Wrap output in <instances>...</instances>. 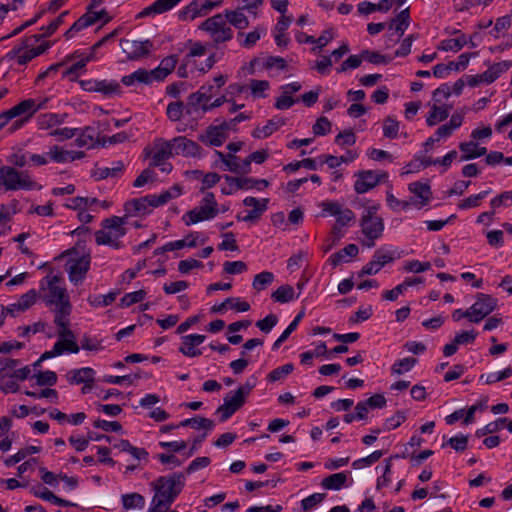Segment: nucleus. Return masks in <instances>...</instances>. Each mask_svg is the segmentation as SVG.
<instances>
[{"label":"nucleus","mask_w":512,"mask_h":512,"mask_svg":"<svg viewBox=\"0 0 512 512\" xmlns=\"http://www.w3.org/2000/svg\"><path fill=\"white\" fill-rule=\"evenodd\" d=\"M120 45L128 59L132 60L148 55L153 47V43L150 40L136 41L122 39Z\"/></svg>","instance_id":"6ab92c4d"},{"label":"nucleus","mask_w":512,"mask_h":512,"mask_svg":"<svg viewBox=\"0 0 512 512\" xmlns=\"http://www.w3.org/2000/svg\"><path fill=\"white\" fill-rule=\"evenodd\" d=\"M396 258L394 251H388L383 248L376 250L373 254V259L383 268L386 264L391 263Z\"/></svg>","instance_id":"69168bd1"},{"label":"nucleus","mask_w":512,"mask_h":512,"mask_svg":"<svg viewBox=\"0 0 512 512\" xmlns=\"http://www.w3.org/2000/svg\"><path fill=\"white\" fill-rule=\"evenodd\" d=\"M72 311L70 302H65L63 305L55 306L54 309V323L58 327L59 337L70 336L73 337V332L69 329V316Z\"/></svg>","instance_id":"aec40b11"},{"label":"nucleus","mask_w":512,"mask_h":512,"mask_svg":"<svg viewBox=\"0 0 512 512\" xmlns=\"http://www.w3.org/2000/svg\"><path fill=\"white\" fill-rule=\"evenodd\" d=\"M176 191L175 196L181 194V189L174 188ZM174 195L170 191H163L159 195H146L138 199H132L124 204V210L127 216L146 215L149 214L153 208L159 207L170 201Z\"/></svg>","instance_id":"7ed1b4c3"},{"label":"nucleus","mask_w":512,"mask_h":512,"mask_svg":"<svg viewBox=\"0 0 512 512\" xmlns=\"http://www.w3.org/2000/svg\"><path fill=\"white\" fill-rule=\"evenodd\" d=\"M99 21V14H92L91 10H88L74 24L65 32L64 37L69 40L75 36L81 30L95 24Z\"/></svg>","instance_id":"bb28decb"},{"label":"nucleus","mask_w":512,"mask_h":512,"mask_svg":"<svg viewBox=\"0 0 512 512\" xmlns=\"http://www.w3.org/2000/svg\"><path fill=\"white\" fill-rule=\"evenodd\" d=\"M96 372L91 367L72 369L66 374L67 381L71 385H79L85 382H94Z\"/></svg>","instance_id":"c756f323"},{"label":"nucleus","mask_w":512,"mask_h":512,"mask_svg":"<svg viewBox=\"0 0 512 512\" xmlns=\"http://www.w3.org/2000/svg\"><path fill=\"white\" fill-rule=\"evenodd\" d=\"M347 479V472L334 473L325 477L321 482V486L327 490H340L346 486Z\"/></svg>","instance_id":"a19ab883"},{"label":"nucleus","mask_w":512,"mask_h":512,"mask_svg":"<svg viewBox=\"0 0 512 512\" xmlns=\"http://www.w3.org/2000/svg\"><path fill=\"white\" fill-rule=\"evenodd\" d=\"M450 106L448 105H437L434 103L431 106V110L427 115L426 123L429 127L435 126L436 124L446 120L450 114Z\"/></svg>","instance_id":"f704fd0d"},{"label":"nucleus","mask_w":512,"mask_h":512,"mask_svg":"<svg viewBox=\"0 0 512 512\" xmlns=\"http://www.w3.org/2000/svg\"><path fill=\"white\" fill-rule=\"evenodd\" d=\"M9 110L10 114H12L14 118L23 116V119L29 121V119L35 114L34 99L29 98L22 100Z\"/></svg>","instance_id":"e433bc0d"},{"label":"nucleus","mask_w":512,"mask_h":512,"mask_svg":"<svg viewBox=\"0 0 512 512\" xmlns=\"http://www.w3.org/2000/svg\"><path fill=\"white\" fill-rule=\"evenodd\" d=\"M302 88L301 83L292 82L280 87L281 95L276 99L274 104L275 108L279 110H285L291 108L297 100L292 97V95Z\"/></svg>","instance_id":"4be33fe9"},{"label":"nucleus","mask_w":512,"mask_h":512,"mask_svg":"<svg viewBox=\"0 0 512 512\" xmlns=\"http://www.w3.org/2000/svg\"><path fill=\"white\" fill-rule=\"evenodd\" d=\"M126 217L111 216L102 221V228L95 232L97 245H108L114 249L124 247L120 240L127 233Z\"/></svg>","instance_id":"f03ea898"},{"label":"nucleus","mask_w":512,"mask_h":512,"mask_svg":"<svg viewBox=\"0 0 512 512\" xmlns=\"http://www.w3.org/2000/svg\"><path fill=\"white\" fill-rule=\"evenodd\" d=\"M47 293L44 296L48 305L59 306L69 301L67 290L61 285L62 278L58 275L47 276Z\"/></svg>","instance_id":"f8f14e48"},{"label":"nucleus","mask_w":512,"mask_h":512,"mask_svg":"<svg viewBox=\"0 0 512 512\" xmlns=\"http://www.w3.org/2000/svg\"><path fill=\"white\" fill-rule=\"evenodd\" d=\"M408 189L413 194L411 198L412 204L422 207L430 201L432 192L428 184L413 182L409 184Z\"/></svg>","instance_id":"b1692460"},{"label":"nucleus","mask_w":512,"mask_h":512,"mask_svg":"<svg viewBox=\"0 0 512 512\" xmlns=\"http://www.w3.org/2000/svg\"><path fill=\"white\" fill-rule=\"evenodd\" d=\"M205 336L201 334H189L181 338V346L179 351L187 357H197L202 354L200 349L196 346L202 344L205 341Z\"/></svg>","instance_id":"5701e85b"},{"label":"nucleus","mask_w":512,"mask_h":512,"mask_svg":"<svg viewBox=\"0 0 512 512\" xmlns=\"http://www.w3.org/2000/svg\"><path fill=\"white\" fill-rule=\"evenodd\" d=\"M382 456H383V451L376 450L364 458L355 460L352 463V467L354 469H361V468H364L367 466H371L372 464L376 463Z\"/></svg>","instance_id":"e2e57ef3"},{"label":"nucleus","mask_w":512,"mask_h":512,"mask_svg":"<svg viewBox=\"0 0 512 512\" xmlns=\"http://www.w3.org/2000/svg\"><path fill=\"white\" fill-rule=\"evenodd\" d=\"M215 157L217 159L214 162V166L220 168L223 171H230L236 174H239V157L235 156L232 153L224 154L221 151H214Z\"/></svg>","instance_id":"a878e982"},{"label":"nucleus","mask_w":512,"mask_h":512,"mask_svg":"<svg viewBox=\"0 0 512 512\" xmlns=\"http://www.w3.org/2000/svg\"><path fill=\"white\" fill-rule=\"evenodd\" d=\"M243 11L240 10V7L238 10H225L223 16L230 26L232 25L239 30H243L249 26V20Z\"/></svg>","instance_id":"4c0bfd02"},{"label":"nucleus","mask_w":512,"mask_h":512,"mask_svg":"<svg viewBox=\"0 0 512 512\" xmlns=\"http://www.w3.org/2000/svg\"><path fill=\"white\" fill-rule=\"evenodd\" d=\"M497 307V300L491 295L478 293L476 302L469 307L471 312V322L479 323L492 313Z\"/></svg>","instance_id":"4468645a"},{"label":"nucleus","mask_w":512,"mask_h":512,"mask_svg":"<svg viewBox=\"0 0 512 512\" xmlns=\"http://www.w3.org/2000/svg\"><path fill=\"white\" fill-rule=\"evenodd\" d=\"M459 149L464 153L461 156L462 161L475 159L487 153L485 147H479L474 141L460 143Z\"/></svg>","instance_id":"ea45409f"},{"label":"nucleus","mask_w":512,"mask_h":512,"mask_svg":"<svg viewBox=\"0 0 512 512\" xmlns=\"http://www.w3.org/2000/svg\"><path fill=\"white\" fill-rule=\"evenodd\" d=\"M490 190L482 191L478 194L471 195L466 199L461 200L458 203V208L461 210H466L470 208H474L480 205V201L483 200L488 194Z\"/></svg>","instance_id":"bf43d9fd"},{"label":"nucleus","mask_w":512,"mask_h":512,"mask_svg":"<svg viewBox=\"0 0 512 512\" xmlns=\"http://www.w3.org/2000/svg\"><path fill=\"white\" fill-rule=\"evenodd\" d=\"M356 181L354 190L358 194H363L376 187L380 182H385L388 173L384 171L362 170L355 174Z\"/></svg>","instance_id":"9d476101"},{"label":"nucleus","mask_w":512,"mask_h":512,"mask_svg":"<svg viewBox=\"0 0 512 512\" xmlns=\"http://www.w3.org/2000/svg\"><path fill=\"white\" fill-rule=\"evenodd\" d=\"M506 422L507 418H498L496 421L490 422L483 428L478 429L475 434L477 437H483L485 435L495 433L501 430Z\"/></svg>","instance_id":"680f3d73"},{"label":"nucleus","mask_w":512,"mask_h":512,"mask_svg":"<svg viewBox=\"0 0 512 512\" xmlns=\"http://www.w3.org/2000/svg\"><path fill=\"white\" fill-rule=\"evenodd\" d=\"M178 58L176 55H170L163 58L159 66L153 69L156 75V81L164 80L176 67Z\"/></svg>","instance_id":"58836bf2"},{"label":"nucleus","mask_w":512,"mask_h":512,"mask_svg":"<svg viewBox=\"0 0 512 512\" xmlns=\"http://www.w3.org/2000/svg\"><path fill=\"white\" fill-rule=\"evenodd\" d=\"M124 170V164L122 161H115L112 163L111 167H97L94 172L93 176L97 180H103L107 179L109 177L116 178L122 175Z\"/></svg>","instance_id":"c9c22d12"},{"label":"nucleus","mask_w":512,"mask_h":512,"mask_svg":"<svg viewBox=\"0 0 512 512\" xmlns=\"http://www.w3.org/2000/svg\"><path fill=\"white\" fill-rule=\"evenodd\" d=\"M91 258L89 255H82L76 258H70L66 264V271L69 276V280L74 284L78 285L85 279L87 272L89 271Z\"/></svg>","instance_id":"2eb2a0df"},{"label":"nucleus","mask_w":512,"mask_h":512,"mask_svg":"<svg viewBox=\"0 0 512 512\" xmlns=\"http://www.w3.org/2000/svg\"><path fill=\"white\" fill-rule=\"evenodd\" d=\"M230 129V123L223 122L220 125H211L198 136V140L205 145L219 147L226 138L227 131Z\"/></svg>","instance_id":"a211bd4d"},{"label":"nucleus","mask_w":512,"mask_h":512,"mask_svg":"<svg viewBox=\"0 0 512 512\" xmlns=\"http://www.w3.org/2000/svg\"><path fill=\"white\" fill-rule=\"evenodd\" d=\"M355 218V214L353 211L349 208H345L340 211V213L336 216V224L333 227V232L338 233V231L348 225L350 221H352Z\"/></svg>","instance_id":"0e129e2a"},{"label":"nucleus","mask_w":512,"mask_h":512,"mask_svg":"<svg viewBox=\"0 0 512 512\" xmlns=\"http://www.w3.org/2000/svg\"><path fill=\"white\" fill-rule=\"evenodd\" d=\"M19 205V201L15 199L6 205H2L0 209V222L10 221L13 215L19 211Z\"/></svg>","instance_id":"052dcab7"},{"label":"nucleus","mask_w":512,"mask_h":512,"mask_svg":"<svg viewBox=\"0 0 512 512\" xmlns=\"http://www.w3.org/2000/svg\"><path fill=\"white\" fill-rule=\"evenodd\" d=\"M379 209L378 203L365 207L360 219L361 231L365 236L363 245L368 248L375 246V240L382 237L384 231V221L377 214Z\"/></svg>","instance_id":"20e7f679"},{"label":"nucleus","mask_w":512,"mask_h":512,"mask_svg":"<svg viewBox=\"0 0 512 512\" xmlns=\"http://www.w3.org/2000/svg\"><path fill=\"white\" fill-rule=\"evenodd\" d=\"M68 14V11L62 12L55 20H53L49 25L41 27L43 31L40 35H34L33 38L38 41L42 37L51 36L60 25L63 24L65 16Z\"/></svg>","instance_id":"6e6d98bb"},{"label":"nucleus","mask_w":512,"mask_h":512,"mask_svg":"<svg viewBox=\"0 0 512 512\" xmlns=\"http://www.w3.org/2000/svg\"><path fill=\"white\" fill-rule=\"evenodd\" d=\"M219 213L218 203L212 192H206L195 208L187 211L182 220L187 226L214 219Z\"/></svg>","instance_id":"423d86ee"},{"label":"nucleus","mask_w":512,"mask_h":512,"mask_svg":"<svg viewBox=\"0 0 512 512\" xmlns=\"http://www.w3.org/2000/svg\"><path fill=\"white\" fill-rule=\"evenodd\" d=\"M0 186L6 191L41 189L27 171H18L12 166L0 167Z\"/></svg>","instance_id":"39448f33"},{"label":"nucleus","mask_w":512,"mask_h":512,"mask_svg":"<svg viewBox=\"0 0 512 512\" xmlns=\"http://www.w3.org/2000/svg\"><path fill=\"white\" fill-rule=\"evenodd\" d=\"M184 112L186 113V105L182 101L171 102L166 108V115L172 122L179 121Z\"/></svg>","instance_id":"864d4df0"},{"label":"nucleus","mask_w":512,"mask_h":512,"mask_svg":"<svg viewBox=\"0 0 512 512\" xmlns=\"http://www.w3.org/2000/svg\"><path fill=\"white\" fill-rule=\"evenodd\" d=\"M145 296H146V291L142 290V289L134 291V292L126 293L120 300L121 306L129 307L133 304L139 303L142 300H144Z\"/></svg>","instance_id":"774afa93"},{"label":"nucleus","mask_w":512,"mask_h":512,"mask_svg":"<svg viewBox=\"0 0 512 512\" xmlns=\"http://www.w3.org/2000/svg\"><path fill=\"white\" fill-rule=\"evenodd\" d=\"M285 124V120L281 117H274L267 121L266 125L262 127H256L252 136L257 139H264L272 135L275 131H277L280 127Z\"/></svg>","instance_id":"7c9ffc66"},{"label":"nucleus","mask_w":512,"mask_h":512,"mask_svg":"<svg viewBox=\"0 0 512 512\" xmlns=\"http://www.w3.org/2000/svg\"><path fill=\"white\" fill-rule=\"evenodd\" d=\"M219 2L211 0H193L190 4L179 11L178 17L180 20H194L197 17L206 15L209 11L215 8Z\"/></svg>","instance_id":"dca6fc26"},{"label":"nucleus","mask_w":512,"mask_h":512,"mask_svg":"<svg viewBox=\"0 0 512 512\" xmlns=\"http://www.w3.org/2000/svg\"><path fill=\"white\" fill-rule=\"evenodd\" d=\"M456 158H457V152L455 150H452V151L448 152L443 158L432 159L430 157H424L421 160V165L424 168H426L431 165L440 164V165L444 166V168H445L444 170H446L451 165L453 160H455Z\"/></svg>","instance_id":"de8ad7c7"},{"label":"nucleus","mask_w":512,"mask_h":512,"mask_svg":"<svg viewBox=\"0 0 512 512\" xmlns=\"http://www.w3.org/2000/svg\"><path fill=\"white\" fill-rule=\"evenodd\" d=\"M417 363V359L414 357H406L395 361L391 366V371L394 374L401 375L405 372H409Z\"/></svg>","instance_id":"5fc2aeb1"},{"label":"nucleus","mask_w":512,"mask_h":512,"mask_svg":"<svg viewBox=\"0 0 512 512\" xmlns=\"http://www.w3.org/2000/svg\"><path fill=\"white\" fill-rule=\"evenodd\" d=\"M197 176H203L201 181V187L199 191L201 193H206V190L215 186L221 179V176L215 172H210L205 175L199 170L194 171Z\"/></svg>","instance_id":"4d7b16f0"},{"label":"nucleus","mask_w":512,"mask_h":512,"mask_svg":"<svg viewBox=\"0 0 512 512\" xmlns=\"http://www.w3.org/2000/svg\"><path fill=\"white\" fill-rule=\"evenodd\" d=\"M55 346L60 347L61 354L64 352L68 353H78L80 350V347L75 342V337L70 336H64L59 337V340L55 343Z\"/></svg>","instance_id":"13d9d810"},{"label":"nucleus","mask_w":512,"mask_h":512,"mask_svg":"<svg viewBox=\"0 0 512 512\" xmlns=\"http://www.w3.org/2000/svg\"><path fill=\"white\" fill-rule=\"evenodd\" d=\"M185 481V475L181 472L158 477L151 484L154 495L147 512H164L168 510L182 492Z\"/></svg>","instance_id":"f257e3e1"},{"label":"nucleus","mask_w":512,"mask_h":512,"mask_svg":"<svg viewBox=\"0 0 512 512\" xmlns=\"http://www.w3.org/2000/svg\"><path fill=\"white\" fill-rule=\"evenodd\" d=\"M383 135L389 139H395L399 133V122L392 116H388L383 120Z\"/></svg>","instance_id":"3c124183"},{"label":"nucleus","mask_w":512,"mask_h":512,"mask_svg":"<svg viewBox=\"0 0 512 512\" xmlns=\"http://www.w3.org/2000/svg\"><path fill=\"white\" fill-rule=\"evenodd\" d=\"M66 114L43 113L37 116L36 124L40 130H48L64 123Z\"/></svg>","instance_id":"2f4dec72"},{"label":"nucleus","mask_w":512,"mask_h":512,"mask_svg":"<svg viewBox=\"0 0 512 512\" xmlns=\"http://www.w3.org/2000/svg\"><path fill=\"white\" fill-rule=\"evenodd\" d=\"M245 402L246 397L241 391L236 390L226 395L223 404L216 410V413L220 414V421L224 422L228 420Z\"/></svg>","instance_id":"f3484780"},{"label":"nucleus","mask_w":512,"mask_h":512,"mask_svg":"<svg viewBox=\"0 0 512 512\" xmlns=\"http://www.w3.org/2000/svg\"><path fill=\"white\" fill-rule=\"evenodd\" d=\"M79 132L76 135L75 143L80 148H93L99 142L98 133L94 127L86 126L84 128H78Z\"/></svg>","instance_id":"c85d7f7f"},{"label":"nucleus","mask_w":512,"mask_h":512,"mask_svg":"<svg viewBox=\"0 0 512 512\" xmlns=\"http://www.w3.org/2000/svg\"><path fill=\"white\" fill-rule=\"evenodd\" d=\"M41 450L38 446H28L20 449L16 454L5 459L4 463L7 467H11L16 463L25 459L28 455L39 453Z\"/></svg>","instance_id":"09e8293b"},{"label":"nucleus","mask_w":512,"mask_h":512,"mask_svg":"<svg viewBox=\"0 0 512 512\" xmlns=\"http://www.w3.org/2000/svg\"><path fill=\"white\" fill-rule=\"evenodd\" d=\"M181 1L182 0H156L151 5L145 7L141 12H139L137 18H144L165 13L173 9Z\"/></svg>","instance_id":"393cba45"},{"label":"nucleus","mask_w":512,"mask_h":512,"mask_svg":"<svg viewBox=\"0 0 512 512\" xmlns=\"http://www.w3.org/2000/svg\"><path fill=\"white\" fill-rule=\"evenodd\" d=\"M197 96L196 92L192 93L187 100L186 104V114L187 115H204L208 110L205 109L206 106L210 105L211 98H207L206 96L201 97V99L196 100L194 97Z\"/></svg>","instance_id":"473e14b6"},{"label":"nucleus","mask_w":512,"mask_h":512,"mask_svg":"<svg viewBox=\"0 0 512 512\" xmlns=\"http://www.w3.org/2000/svg\"><path fill=\"white\" fill-rule=\"evenodd\" d=\"M49 48V44H41L37 47L33 48H14L13 53L16 55L17 63L20 65H25L30 62L35 57L41 55Z\"/></svg>","instance_id":"cd10ccee"},{"label":"nucleus","mask_w":512,"mask_h":512,"mask_svg":"<svg viewBox=\"0 0 512 512\" xmlns=\"http://www.w3.org/2000/svg\"><path fill=\"white\" fill-rule=\"evenodd\" d=\"M124 509H143L145 507V498L139 493L123 494L121 497Z\"/></svg>","instance_id":"a18cd8bd"},{"label":"nucleus","mask_w":512,"mask_h":512,"mask_svg":"<svg viewBox=\"0 0 512 512\" xmlns=\"http://www.w3.org/2000/svg\"><path fill=\"white\" fill-rule=\"evenodd\" d=\"M224 179L227 183L226 186L222 187L221 191L225 195H231L238 190H263L269 186V182L266 179H255L252 177H234L225 175Z\"/></svg>","instance_id":"6e6552de"},{"label":"nucleus","mask_w":512,"mask_h":512,"mask_svg":"<svg viewBox=\"0 0 512 512\" xmlns=\"http://www.w3.org/2000/svg\"><path fill=\"white\" fill-rule=\"evenodd\" d=\"M199 28L208 32L216 44L227 42L233 38V31L223 14H216L206 19Z\"/></svg>","instance_id":"0eeeda50"},{"label":"nucleus","mask_w":512,"mask_h":512,"mask_svg":"<svg viewBox=\"0 0 512 512\" xmlns=\"http://www.w3.org/2000/svg\"><path fill=\"white\" fill-rule=\"evenodd\" d=\"M146 158L151 159V166H161L164 162L173 157L170 142L164 138H155L152 146H146L143 149Z\"/></svg>","instance_id":"1a4fd4ad"},{"label":"nucleus","mask_w":512,"mask_h":512,"mask_svg":"<svg viewBox=\"0 0 512 512\" xmlns=\"http://www.w3.org/2000/svg\"><path fill=\"white\" fill-rule=\"evenodd\" d=\"M268 199H257L255 197L248 196L243 200V204L247 207H252L248 213L241 217L237 216V219L244 222H254L261 218L262 214L267 210Z\"/></svg>","instance_id":"412c9836"},{"label":"nucleus","mask_w":512,"mask_h":512,"mask_svg":"<svg viewBox=\"0 0 512 512\" xmlns=\"http://www.w3.org/2000/svg\"><path fill=\"white\" fill-rule=\"evenodd\" d=\"M98 84V92L106 97L121 93V86L115 80H98Z\"/></svg>","instance_id":"8fccbe9b"},{"label":"nucleus","mask_w":512,"mask_h":512,"mask_svg":"<svg viewBox=\"0 0 512 512\" xmlns=\"http://www.w3.org/2000/svg\"><path fill=\"white\" fill-rule=\"evenodd\" d=\"M410 24V14L409 9L406 8L402 10L400 13L396 15L395 18L391 20L389 25V31H396L400 35H403L405 30L408 28Z\"/></svg>","instance_id":"37998d69"},{"label":"nucleus","mask_w":512,"mask_h":512,"mask_svg":"<svg viewBox=\"0 0 512 512\" xmlns=\"http://www.w3.org/2000/svg\"><path fill=\"white\" fill-rule=\"evenodd\" d=\"M468 44V39L465 34H460L458 38L446 39L440 42L438 49L443 51H460L465 45Z\"/></svg>","instance_id":"49530a36"},{"label":"nucleus","mask_w":512,"mask_h":512,"mask_svg":"<svg viewBox=\"0 0 512 512\" xmlns=\"http://www.w3.org/2000/svg\"><path fill=\"white\" fill-rule=\"evenodd\" d=\"M511 66V61H502L495 63L481 74L467 76L466 83L470 87H475L481 83L490 84L494 82L496 79H498L500 75L506 72Z\"/></svg>","instance_id":"ddd939ff"},{"label":"nucleus","mask_w":512,"mask_h":512,"mask_svg":"<svg viewBox=\"0 0 512 512\" xmlns=\"http://www.w3.org/2000/svg\"><path fill=\"white\" fill-rule=\"evenodd\" d=\"M299 296L300 292L296 294L294 288L289 284L281 285L271 294L272 300L280 304L292 302Z\"/></svg>","instance_id":"72a5a7b5"},{"label":"nucleus","mask_w":512,"mask_h":512,"mask_svg":"<svg viewBox=\"0 0 512 512\" xmlns=\"http://www.w3.org/2000/svg\"><path fill=\"white\" fill-rule=\"evenodd\" d=\"M178 426L181 427H192L196 430L205 429L207 431L212 430L214 428V422L211 419L195 416L193 418L182 420Z\"/></svg>","instance_id":"c03bdc74"},{"label":"nucleus","mask_w":512,"mask_h":512,"mask_svg":"<svg viewBox=\"0 0 512 512\" xmlns=\"http://www.w3.org/2000/svg\"><path fill=\"white\" fill-rule=\"evenodd\" d=\"M359 252L358 246L355 244H348L343 249L332 254L328 261L332 266H338L342 262H347L348 257H355Z\"/></svg>","instance_id":"79ce46f5"},{"label":"nucleus","mask_w":512,"mask_h":512,"mask_svg":"<svg viewBox=\"0 0 512 512\" xmlns=\"http://www.w3.org/2000/svg\"><path fill=\"white\" fill-rule=\"evenodd\" d=\"M169 142L173 157L180 155L187 158H201L203 156L202 147L185 136H176L170 139Z\"/></svg>","instance_id":"9b49d317"},{"label":"nucleus","mask_w":512,"mask_h":512,"mask_svg":"<svg viewBox=\"0 0 512 512\" xmlns=\"http://www.w3.org/2000/svg\"><path fill=\"white\" fill-rule=\"evenodd\" d=\"M275 279V276L272 272L263 271L257 275H255L252 286L257 291H262L266 289Z\"/></svg>","instance_id":"603ef678"},{"label":"nucleus","mask_w":512,"mask_h":512,"mask_svg":"<svg viewBox=\"0 0 512 512\" xmlns=\"http://www.w3.org/2000/svg\"><path fill=\"white\" fill-rule=\"evenodd\" d=\"M47 155L56 163H67L71 158L68 150H64L57 145L52 146Z\"/></svg>","instance_id":"338daca9"}]
</instances>
